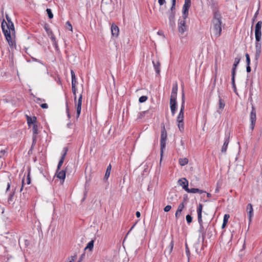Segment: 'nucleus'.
I'll use <instances>...</instances> for the list:
<instances>
[{"mask_svg":"<svg viewBox=\"0 0 262 262\" xmlns=\"http://www.w3.org/2000/svg\"><path fill=\"white\" fill-rule=\"evenodd\" d=\"M6 19L8 23L7 24L5 20H3L2 23V29L9 45L10 47H13L15 45V41L14 39L15 37L14 26L7 15Z\"/></svg>","mask_w":262,"mask_h":262,"instance_id":"obj_1","label":"nucleus"},{"mask_svg":"<svg viewBox=\"0 0 262 262\" xmlns=\"http://www.w3.org/2000/svg\"><path fill=\"white\" fill-rule=\"evenodd\" d=\"M222 15L220 12H215L212 20L211 29L215 38L219 37L222 32Z\"/></svg>","mask_w":262,"mask_h":262,"instance_id":"obj_2","label":"nucleus"},{"mask_svg":"<svg viewBox=\"0 0 262 262\" xmlns=\"http://www.w3.org/2000/svg\"><path fill=\"white\" fill-rule=\"evenodd\" d=\"M167 140V133L165 128V126H163L161 134V138H160V146H161V155H162L164 152V150L165 148Z\"/></svg>","mask_w":262,"mask_h":262,"instance_id":"obj_3","label":"nucleus"},{"mask_svg":"<svg viewBox=\"0 0 262 262\" xmlns=\"http://www.w3.org/2000/svg\"><path fill=\"white\" fill-rule=\"evenodd\" d=\"M63 165H58L57 169L56 172L57 177L61 181V183H63L66 178V169L67 168L64 166H62ZM64 166V165H63Z\"/></svg>","mask_w":262,"mask_h":262,"instance_id":"obj_4","label":"nucleus"},{"mask_svg":"<svg viewBox=\"0 0 262 262\" xmlns=\"http://www.w3.org/2000/svg\"><path fill=\"white\" fill-rule=\"evenodd\" d=\"M11 182H8L7 183V187L6 189V193L8 195V203L10 204L14 199V195L15 192V189H12L10 190Z\"/></svg>","mask_w":262,"mask_h":262,"instance_id":"obj_5","label":"nucleus"},{"mask_svg":"<svg viewBox=\"0 0 262 262\" xmlns=\"http://www.w3.org/2000/svg\"><path fill=\"white\" fill-rule=\"evenodd\" d=\"M177 92H178V84L176 82L173 84V86L171 91L170 99V104H177Z\"/></svg>","mask_w":262,"mask_h":262,"instance_id":"obj_6","label":"nucleus"},{"mask_svg":"<svg viewBox=\"0 0 262 262\" xmlns=\"http://www.w3.org/2000/svg\"><path fill=\"white\" fill-rule=\"evenodd\" d=\"M262 21H258L255 28V36L256 41H260L261 37Z\"/></svg>","mask_w":262,"mask_h":262,"instance_id":"obj_7","label":"nucleus"},{"mask_svg":"<svg viewBox=\"0 0 262 262\" xmlns=\"http://www.w3.org/2000/svg\"><path fill=\"white\" fill-rule=\"evenodd\" d=\"M191 5V0H185L184 4L183 6L182 13L183 18L186 19L188 15V10Z\"/></svg>","mask_w":262,"mask_h":262,"instance_id":"obj_8","label":"nucleus"},{"mask_svg":"<svg viewBox=\"0 0 262 262\" xmlns=\"http://www.w3.org/2000/svg\"><path fill=\"white\" fill-rule=\"evenodd\" d=\"M208 4L211 7L214 14L219 11L218 2L216 0H207Z\"/></svg>","mask_w":262,"mask_h":262,"instance_id":"obj_9","label":"nucleus"},{"mask_svg":"<svg viewBox=\"0 0 262 262\" xmlns=\"http://www.w3.org/2000/svg\"><path fill=\"white\" fill-rule=\"evenodd\" d=\"M187 29V26L186 25L185 19L183 18V20L180 21L178 23V30L179 33L183 34Z\"/></svg>","mask_w":262,"mask_h":262,"instance_id":"obj_10","label":"nucleus"},{"mask_svg":"<svg viewBox=\"0 0 262 262\" xmlns=\"http://www.w3.org/2000/svg\"><path fill=\"white\" fill-rule=\"evenodd\" d=\"M185 205L186 202L185 201H184L179 205L178 209L175 213V217L176 219H179L180 217L181 216L182 212L184 208H185Z\"/></svg>","mask_w":262,"mask_h":262,"instance_id":"obj_11","label":"nucleus"},{"mask_svg":"<svg viewBox=\"0 0 262 262\" xmlns=\"http://www.w3.org/2000/svg\"><path fill=\"white\" fill-rule=\"evenodd\" d=\"M256 111L255 109L252 107L251 114H250V120H251V128L253 129L256 121Z\"/></svg>","mask_w":262,"mask_h":262,"instance_id":"obj_12","label":"nucleus"},{"mask_svg":"<svg viewBox=\"0 0 262 262\" xmlns=\"http://www.w3.org/2000/svg\"><path fill=\"white\" fill-rule=\"evenodd\" d=\"M246 210L248 213L249 221L251 222L253 216V209L251 204L249 203L247 205Z\"/></svg>","mask_w":262,"mask_h":262,"instance_id":"obj_13","label":"nucleus"},{"mask_svg":"<svg viewBox=\"0 0 262 262\" xmlns=\"http://www.w3.org/2000/svg\"><path fill=\"white\" fill-rule=\"evenodd\" d=\"M225 106V103L223 99H222L220 96H219V108L217 112L220 114L224 110Z\"/></svg>","mask_w":262,"mask_h":262,"instance_id":"obj_14","label":"nucleus"},{"mask_svg":"<svg viewBox=\"0 0 262 262\" xmlns=\"http://www.w3.org/2000/svg\"><path fill=\"white\" fill-rule=\"evenodd\" d=\"M179 183L187 192L189 189L188 181L185 178H182L179 180Z\"/></svg>","mask_w":262,"mask_h":262,"instance_id":"obj_15","label":"nucleus"},{"mask_svg":"<svg viewBox=\"0 0 262 262\" xmlns=\"http://www.w3.org/2000/svg\"><path fill=\"white\" fill-rule=\"evenodd\" d=\"M203 206L202 204H200L197 207V213H198V222L200 225L202 224V212Z\"/></svg>","mask_w":262,"mask_h":262,"instance_id":"obj_16","label":"nucleus"},{"mask_svg":"<svg viewBox=\"0 0 262 262\" xmlns=\"http://www.w3.org/2000/svg\"><path fill=\"white\" fill-rule=\"evenodd\" d=\"M82 96L81 94L79 97L78 103L77 104V117H79L80 112H81V104H82Z\"/></svg>","mask_w":262,"mask_h":262,"instance_id":"obj_17","label":"nucleus"},{"mask_svg":"<svg viewBox=\"0 0 262 262\" xmlns=\"http://www.w3.org/2000/svg\"><path fill=\"white\" fill-rule=\"evenodd\" d=\"M111 32L113 36L117 37L119 34V30L118 26L115 24H113L111 26Z\"/></svg>","mask_w":262,"mask_h":262,"instance_id":"obj_18","label":"nucleus"},{"mask_svg":"<svg viewBox=\"0 0 262 262\" xmlns=\"http://www.w3.org/2000/svg\"><path fill=\"white\" fill-rule=\"evenodd\" d=\"M27 123L29 125V126L31 127L32 125H34V124H36V117H31L27 115Z\"/></svg>","mask_w":262,"mask_h":262,"instance_id":"obj_19","label":"nucleus"},{"mask_svg":"<svg viewBox=\"0 0 262 262\" xmlns=\"http://www.w3.org/2000/svg\"><path fill=\"white\" fill-rule=\"evenodd\" d=\"M173 246L174 243L173 239H172L168 246L165 250L164 253L165 254L170 255L172 251Z\"/></svg>","mask_w":262,"mask_h":262,"instance_id":"obj_20","label":"nucleus"},{"mask_svg":"<svg viewBox=\"0 0 262 262\" xmlns=\"http://www.w3.org/2000/svg\"><path fill=\"white\" fill-rule=\"evenodd\" d=\"M240 60L241 58L239 57H237L235 58L232 70V75H235L236 68L238 63H239Z\"/></svg>","mask_w":262,"mask_h":262,"instance_id":"obj_21","label":"nucleus"},{"mask_svg":"<svg viewBox=\"0 0 262 262\" xmlns=\"http://www.w3.org/2000/svg\"><path fill=\"white\" fill-rule=\"evenodd\" d=\"M168 18L170 26L173 27L175 24V12H170Z\"/></svg>","mask_w":262,"mask_h":262,"instance_id":"obj_22","label":"nucleus"},{"mask_svg":"<svg viewBox=\"0 0 262 262\" xmlns=\"http://www.w3.org/2000/svg\"><path fill=\"white\" fill-rule=\"evenodd\" d=\"M184 108H181L180 112L177 118V122H182L184 121Z\"/></svg>","mask_w":262,"mask_h":262,"instance_id":"obj_23","label":"nucleus"},{"mask_svg":"<svg viewBox=\"0 0 262 262\" xmlns=\"http://www.w3.org/2000/svg\"><path fill=\"white\" fill-rule=\"evenodd\" d=\"M68 151V148L64 147L62 150L61 157L58 164H63L64 158Z\"/></svg>","mask_w":262,"mask_h":262,"instance_id":"obj_24","label":"nucleus"},{"mask_svg":"<svg viewBox=\"0 0 262 262\" xmlns=\"http://www.w3.org/2000/svg\"><path fill=\"white\" fill-rule=\"evenodd\" d=\"M152 63L154 65V69L156 72V73L158 75L160 74V63L159 61H157L155 62V61H152Z\"/></svg>","mask_w":262,"mask_h":262,"instance_id":"obj_25","label":"nucleus"},{"mask_svg":"<svg viewBox=\"0 0 262 262\" xmlns=\"http://www.w3.org/2000/svg\"><path fill=\"white\" fill-rule=\"evenodd\" d=\"M229 137H227L225 139L224 144L222 148L221 151L222 152H225L226 151L228 145L229 144Z\"/></svg>","mask_w":262,"mask_h":262,"instance_id":"obj_26","label":"nucleus"},{"mask_svg":"<svg viewBox=\"0 0 262 262\" xmlns=\"http://www.w3.org/2000/svg\"><path fill=\"white\" fill-rule=\"evenodd\" d=\"M187 192L192 193H199L200 194H202L203 193H205L206 192L198 188H189L188 190L187 191Z\"/></svg>","mask_w":262,"mask_h":262,"instance_id":"obj_27","label":"nucleus"},{"mask_svg":"<svg viewBox=\"0 0 262 262\" xmlns=\"http://www.w3.org/2000/svg\"><path fill=\"white\" fill-rule=\"evenodd\" d=\"M158 3L160 6L159 11L163 13L165 9V7H163V5L166 3V2L165 0H158Z\"/></svg>","mask_w":262,"mask_h":262,"instance_id":"obj_28","label":"nucleus"},{"mask_svg":"<svg viewBox=\"0 0 262 262\" xmlns=\"http://www.w3.org/2000/svg\"><path fill=\"white\" fill-rule=\"evenodd\" d=\"M6 152L5 150H1L0 151V163L3 164L5 162V157L6 155Z\"/></svg>","mask_w":262,"mask_h":262,"instance_id":"obj_29","label":"nucleus"},{"mask_svg":"<svg viewBox=\"0 0 262 262\" xmlns=\"http://www.w3.org/2000/svg\"><path fill=\"white\" fill-rule=\"evenodd\" d=\"M111 169H112L111 165H108V166L107 167V169H106V170L105 172V174L104 176L105 179L107 180L108 178V177H110Z\"/></svg>","mask_w":262,"mask_h":262,"instance_id":"obj_30","label":"nucleus"},{"mask_svg":"<svg viewBox=\"0 0 262 262\" xmlns=\"http://www.w3.org/2000/svg\"><path fill=\"white\" fill-rule=\"evenodd\" d=\"M178 123V127L181 132H183L184 129V121L182 122H177Z\"/></svg>","mask_w":262,"mask_h":262,"instance_id":"obj_31","label":"nucleus"},{"mask_svg":"<svg viewBox=\"0 0 262 262\" xmlns=\"http://www.w3.org/2000/svg\"><path fill=\"white\" fill-rule=\"evenodd\" d=\"M170 108L172 115L173 116L176 114L177 110V104H170Z\"/></svg>","mask_w":262,"mask_h":262,"instance_id":"obj_32","label":"nucleus"},{"mask_svg":"<svg viewBox=\"0 0 262 262\" xmlns=\"http://www.w3.org/2000/svg\"><path fill=\"white\" fill-rule=\"evenodd\" d=\"M260 53H261V50H255V60L256 61V62L258 61V59L260 56Z\"/></svg>","mask_w":262,"mask_h":262,"instance_id":"obj_33","label":"nucleus"},{"mask_svg":"<svg viewBox=\"0 0 262 262\" xmlns=\"http://www.w3.org/2000/svg\"><path fill=\"white\" fill-rule=\"evenodd\" d=\"M235 75H232L231 80H232V88L234 90V91L235 92L236 91V86H235Z\"/></svg>","mask_w":262,"mask_h":262,"instance_id":"obj_34","label":"nucleus"},{"mask_svg":"<svg viewBox=\"0 0 262 262\" xmlns=\"http://www.w3.org/2000/svg\"><path fill=\"white\" fill-rule=\"evenodd\" d=\"M94 247V241H91L87 244L86 247H85V249H89L90 250H91Z\"/></svg>","mask_w":262,"mask_h":262,"instance_id":"obj_35","label":"nucleus"},{"mask_svg":"<svg viewBox=\"0 0 262 262\" xmlns=\"http://www.w3.org/2000/svg\"><path fill=\"white\" fill-rule=\"evenodd\" d=\"M181 108H185V94H184L183 91L182 92V103H181Z\"/></svg>","mask_w":262,"mask_h":262,"instance_id":"obj_36","label":"nucleus"},{"mask_svg":"<svg viewBox=\"0 0 262 262\" xmlns=\"http://www.w3.org/2000/svg\"><path fill=\"white\" fill-rule=\"evenodd\" d=\"M181 108H185V94H184L183 91L182 92V103H181Z\"/></svg>","mask_w":262,"mask_h":262,"instance_id":"obj_37","label":"nucleus"},{"mask_svg":"<svg viewBox=\"0 0 262 262\" xmlns=\"http://www.w3.org/2000/svg\"><path fill=\"white\" fill-rule=\"evenodd\" d=\"M171 1H172V5H171V7L170 8V12H175L174 10H175V7H176V0H172Z\"/></svg>","mask_w":262,"mask_h":262,"instance_id":"obj_38","label":"nucleus"},{"mask_svg":"<svg viewBox=\"0 0 262 262\" xmlns=\"http://www.w3.org/2000/svg\"><path fill=\"white\" fill-rule=\"evenodd\" d=\"M188 159L186 158L179 159V164H188Z\"/></svg>","mask_w":262,"mask_h":262,"instance_id":"obj_39","label":"nucleus"},{"mask_svg":"<svg viewBox=\"0 0 262 262\" xmlns=\"http://www.w3.org/2000/svg\"><path fill=\"white\" fill-rule=\"evenodd\" d=\"M32 126H33L32 130H33V134L37 135L38 134V128H37V126L36 124H34V125H32Z\"/></svg>","mask_w":262,"mask_h":262,"instance_id":"obj_40","label":"nucleus"},{"mask_svg":"<svg viewBox=\"0 0 262 262\" xmlns=\"http://www.w3.org/2000/svg\"><path fill=\"white\" fill-rule=\"evenodd\" d=\"M47 13L48 14V17L50 19H51L53 17V14L52 12V11L50 9H47L46 10Z\"/></svg>","mask_w":262,"mask_h":262,"instance_id":"obj_41","label":"nucleus"},{"mask_svg":"<svg viewBox=\"0 0 262 262\" xmlns=\"http://www.w3.org/2000/svg\"><path fill=\"white\" fill-rule=\"evenodd\" d=\"M261 45L260 41H256L255 50H261Z\"/></svg>","mask_w":262,"mask_h":262,"instance_id":"obj_42","label":"nucleus"},{"mask_svg":"<svg viewBox=\"0 0 262 262\" xmlns=\"http://www.w3.org/2000/svg\"><path fill=\"white\" fill-rule=\"evenodd\" d=\"M147 100V97L146 96H142L139 98V101L140 103L145 102Z\"/></svg>","mask_w":262,"mask_h":262,"instance_id":"obj_43","label":"nucleus"},{"mask_svg":"<svg viewBox=\"0 0 262 262\" xmlns=\"http://www.w3.org/2000/svg\"><path fill=\"white\" fill-rule=\"evenodd\" d=\"M66 27L67 29H69V30L72 31V26L71 24L70 23V21H67L66 24Z\"/></svg>","mask_w":262,"mask_h":262,"instance_id":"obj_44","label":"nucleus"},{"mask_svg":"<svg viewBox=\"0 0 262 262\" xmlns=\"http://www.w3.org/2000/svg\"><path fill=\"white\" fill-rule=\"evenodd\" d=\"M186 220L188 224H190L192 221V218L190 215L187 214L186 216Z\"/></svg>","mask_w":262,"mask_h":262,"instance_id":"obj_45","label":"nucleus"},{"mask_svg":"<svg viewBox=\"0 0 262 262\" xmlns=\"http://www.w3.org/2000/svg\"><path fill=\"white\" fill-rule=\"evenodd\" d=\"M246 58V63L247 66H249L250 64V56L248 53H246L245 54Z\"/></svg>","mask_w":262,"mask_h":262,"instance_id":"obj_46","label":"nucleus"},{"mask_svg":"<svg viewBox=\"0 0 262 262\" xmlns=\"http://www.w3.org/2000/svg\"><path fill=\"white\" fill-rule=\"evenodd\" d=\"M229 217H230L229 214H225L224 216L223 222L227 223Z\"/></svg>","mask_w":262,"mask_h":262,"instance_id":"obj_47","label":"nucleus"},{"mask_svg":"<svg viewBox=\"0 0 262 262\" xmlns=\"http://www.w3.org/2000/svg\"><path fill=\"white\" fill-rule=\"evenodd\" d=\"M72 92H73V93L74 95V99L75 100H76V91H77V89L76 88V86H72Z\"/></svg>","mask_w":262,"mask_h":262,"instance_id":"obj_48","label":"nucleus"},{"mask_svg":"<svg viewBox=\"0 0 262 262\" xmlns=\"http://www.w3.org/2000/svg\"><path fill=\"white\" fill-rule=\"evenodd\" d=\"M147 113V111H144V112H142L140 113V114L139 115V116L138 117V119H142L144 117V116H145V114Z\"/></svg>","mask_w":262,"mask_h":262,"instance_id":"obj_49","label":"nucleus"},{"mask_svg":"<svg viewBox=\"0 0 262 262\" xmlns=\"http://www.w3.org/2000/svg\"><path fill=\"white\" fill-rule=\"evenodd\" d=\"M171 209V206L170 205H167L164 207V210L165 212H168V211H170V210Z\"/></svg>","mask_w":262,"mask_h":262,"instance_id":"obj_50","label":"nucleus"},{"mask_svg":"<svg viewBox=\"0 0 262 262\" xmlns=\"http://www.w3.org/2000/svg\"><path fill=\"white\" fill-rule=\"evenodd\" d=\"M27 181V184H30L31 183V179L30 178V171H29V172H28Z\"/></svg>","mask_w":262,"mask_h":262,"instance_id":"obj_51","label":"nucleus"},{"mask_svg":"<svg viewBox=\"0 0 262 262\" xmlns=\"http://www.w3.org/2000/svg\"><path fill=\"white\" fill-rule=\"evenodd\" d=\"M40 106L42 108H47L48 107V105L47 103H42L40 105Z\"/></svg>","mask_w":262,"mask_h":262,"instance_id":"obj_52","label":"nucleus"},{"mask_svg":"<svg viewBox=\"0 0 262 262\" xmlns=\"http://www.w3.org/2000/svg\"><path fill=\"white\" fill-rule=\"evenodd\" d=\"M76 79H72V86H73V85L76 86Z\"/></svg>","mask_w":262,"mask_h":262,"instance_id":"obj_53","label":"nucleus"},{"mask_svg":"<svg viewBox=\"0 0 262 262\" xmlns=\"http://www.w3.org/2000/svg\"><path fill=\"white\" fill-rule=\"evenodd\" d=\"M71 73L72 79H76V76L75 75V73H74V72L73 71V70H71Z\"/></svg>","mask_w":262,"mask_h":262,"instance_id":"obj_54","label":"nucleus"},{"mask_svg":"<svg viewBox=\"0 0 262 262\" xmlns=\"http://www.w3.org/2000/svg\"><path fill=\"white\" fill-rule=\"evenodd\" d=\"M258 14V10H257V11L255 12V14H254V17H253V21H255V18H256V17H257V16Z\"/></svg>","mask_w":262,"mask_h":262,"instance_id":"obj_55","label":"nucleus"},{"mask_svg":"<svg viewBox=\"0 0 262 262\" xmlns=\"http://www.w3.org/2000/svg\"><path fill=\"white\" fill-rule=\"evenodd\" d=\"M246 71L248 73H249L251 72V70L250 65H249V66L247 65Z\"/></svg>","mask_w":262,"mask_h":262,"instance_id":"obj_56","label":"nucleus"},{"mask_svg":"<svg viewBox=\"0 0 262 262\" xmlns=\"http://www.w3.org/2000/svg\"><path fill=\"white\" fill-rule=\"evenodd\" d=\"M75 258H76V256H72L71 259L69 262H74Z\"/></svg>","mask_w":262,"mask_h":262,"instance_id":"obj_57","label":"nucleus"},{"mask_svg":"<svg viewBox=\"0 0 262 262\" xmlns=\"http://www.w3.org/2000/svg\"><path fill=\"white\" fill-rule=\"evenodd\" d=\"M67 114H68V116L69 117V118L70 117V114H69V108H68V103H67Z\"/></svg>","mask_w":262,"mask_h":262,"instance_id":"obj_58","label":"nucleus"},{"mask_svg":"<svg viewBox=\"0 0 262 262\" xmlns=\"http://www.w3.org/2000/svg\"><path fill=\"white\" fill-rule=\"evenodd\" d=\"M136 216H137V217H140L141 214H140V212H139V211H137V212H136Z\"/></svg>","mask_w":262,"mask_h":262,"instance_id":"obj_59","label":"nucleus"},{"mask_svg":"<svg viewBox=\"0 0 262 262\" xmlns=\"http://www.w3.org/2000/svg\"><path fill=\"white\" fill-rule=\"evenodd\" d=\"M227 223H226L223 222V224H222V228L223 229V228H225V227L227 225Z\"/></svg>","mask_w":262,"mask_h":262,"instance_id":"obj_60","label":"nucleus"},{"mask_svg":"<svg viewBox=\"0 0 262 262\" xmlns=\"http://www.w3.org/2000/svg\"><path fill=\"white\" fill-rule=\"evenodd\" d=\"M24 186V180H22V186H21V187L20 190V192L23 190Z\"/></svg>","mask_w":262,"mask_h":262,"instance_id":"obj_61","label":"nucleus"},{"mask_svg":"<svg viewBox=\"0 0 262 262\" xmlns=\"http://www.w3.org/2000/svg\"><path fill=\"white\" fill-rule=\"evenodd\" d=\"M38 101H42V100H41V99H40V98H36V102H38ZM42 101H44V100H42Z\"/></svg>","mask_w":262,"mask_h":262,"instance_id":"obj_62","label":"nucleus"},{"mask_svg":"<svg viewBox=\"0 0 262 262\" xmlns=\"http://www.w3.org/2000/svg\"><path fill=\"white\" fill-rule=\"evenodd\" d=\"M211 194L210 193H207V196L208 198H210V197H211Z\"/></svg>","mask_w":262,"mask_h":262,"instance_id":"obj_63","label":"nucleus"},{"mask_svg":"<svg viewBox=\"0 0 262 262\" xmlns=\"http://www.w3.org/2000/svg\"><path fill=\"white\" fill-rule=\"evenodd\" d=\"M45 29H46V31H48V28H47L46 27V28H45Z\"/></svg>","mask_w":262,"mask_h":262,"instance_id":"obj_64","label":"nucleus"}]
</instances>
